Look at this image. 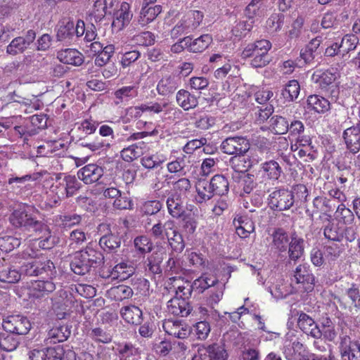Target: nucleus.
<instances>
[{
	"label": "nucleus",
	"instance_id": "0eeeda50",
	"mask_svg": "<svg viewBox=\"0 0 360 360\" xmlns=\"http://www.w3.org/2000/svg\"><path fill=\"white\" fill-rule=\"evenodd\" d=\"M4 329L8 333L16 335H25L31 328L30 321L22 315H12L3 321Z\"/></svg>",
	"mask_w": 360,
	"mask_h": 360
},
{
	"label": "nucleus",
	"instance_id": "0e129e2a",
	"mask_svg": "<svg viewBox=\"0 0 360 360\" xmlns=\"http://www.w3.org/2000/svg\"><path fill=\"white\" fill-rule=\"evenodd\" d=\"M82 217L80 215L66 214L58 216L55 220L57 225L63 227H72L75 225L79 224L81 221Z\"/></svg>",
	"mask_w": 360,
	"mask_h": 360
},
{
	"label": "nucleus",
	"instance_id": "9d476101",
	"mask_svg": "<svg viewBox=\"0 0 360 360\" xmlns=\"http://www.w3.org/2000/svg\"><path fill=\"white\" fill-rule=\"evenodd\" d=\"M343 139L347 148L353 153L360 150V107L358 110V122L356 125L346 129L343 132Z\"/></svg>",
	"mask_w": 360,
	"mask_h": 360
},
{
	"label": "nucleus",
	"instance_id": "412c9836",
	"mask_svg": "<svg viewBox=\"0 0 360 360\" xmlns=\"http://www.w3.org/2000/svg\"><path fill=\"white\" fill-rule=\"evenodd\" d=\"M63 349L60 346L46 349H34L30 352V360H62Z\"/></svg>",
	"mask_w": 360,
	"mask_h": 360
},
{
	"label": "nucleus",
	"instance_id": "58836bf2",
	"mask_svg": "<svg viewBox=\"0 0 360 360\" xmlns=\"http://www.w3.org/2000/svg\"><path fill=\"white\" fill-rule=\"evenodd\" d=\"M133 294V290L129 286L125 285L113 286L107 291L108 297L115 301H122L125 299H129Z\"/></svg>",
	"mask_w": 360,
	"mask_h": 360
},
{
	"label": "nucleus",
	"instance_id": "e2e57ef3",
	"mask_svg": "<svg viewBox=\"0 0 360 360\" xmlns=\"http://www.w3.org/2000/svg\"><path fill=\"white\" fill-rule=\"evenodd\" d=\"M271 125L275 134H284L288 131L289 124L285 117L274 116L271 119Z\"/></svg>",
	"mask_w": 360,
	"mask_h": 360
},
{
	"label": "nucleus",
	"instance_id": "1a4fd4ad",
	"mask_svg": "<svg viewBox=\"0 0 360 360\" xmlns=\"http://www.w3.org/2000/svg\"><path fill=\"white\" fill-rule=\"evenodd\" d=\"M10 221L15 227H25L33 231L37 229V224L42 223L29 214L25 207L15 210L10 217Z\"/></svg>",
	"mask_w": 360,
	"mask_h": 360
},
{
	"label": "nucleus",
	"instance_id": "a211bd4d",
	"mask_svg": "<svg viewBox=\"0 0 360 360\" xmlns=\"http://www.w3.org/2000/svg\"><path fill=\"white\" fill-rule=\"evenodd\" d=\"M298 327L306 334L314 338H320L322 332L315 321L305 313L302 312L298 318Z\"/></svg>",
	"mask_w": 360,
	"mask_h": 360
},
{
	"label": "nucleus",
	"instance_id": "7c9ffc66",
	"mask_svg": "<svg viewBox=\"0 0 360 360\" xmlns=\"http://www.w3.org/2000/svg\"><path fill=\"white\" fill-rule=\"evenodd\" d=\"M139 83L135 82L130 86H124L115 91V96L117 101L116 104H120L124 101H128L138 96Z\"/></svg>",
	"mask_w": 360,
	"mask_h": 360
},
{
	"label": "nucleus",
	"instance_id": "5fc2aeb1",
	"mask_svg": "<svg viewBox=\"0 0 360 360\" xmlns=\"http://www.w3.org/2000/svg\"><path fill=\"white\" fill-rule=\"evenodd\" d=\"M106 0H96L89 11L91 20L94 19L96 22H100L104 18L106 14Z\"/></svg>",
	"mask_w": 360,
	"mask_h": 360
},
{
	"label": "nucleus",
	"instance_id": "dca6fc26",
	"mask_svg": "<svg viewBox=\"0 0 360 360\" xmlns=\"http://www.w3.org/2000/svg\"><path fill=\"white\" fill-rule=\"evenodd\" d=\"M169 289L174 292L176 297L186 300L192 292V285L188 281H184L180 276H174L169 278L168 286Z\"/></svg>",
	"mask_w": 360,
	"mask_h": 360
},
{
	"label": "nucleus",
	"instance_id": "052dcab7",
	"mask_svg": "<svg viewBox=\"0 0 360 360\" xmlns=\"http://www.w3.org/2000/svg\"><path fill=\"white\" fill-rule=\"evenodd\" d=\"M359 42V39L356 35L352 34L345 35L340 44L342 56L350 51L355 50Z\"/></svg>",
	"mask_w": 360,
	"mask_h": 360
},
{
	"label": "nucleus",
	"instance_id": "79ce46f5",
	"mask_svg": "<svg viewBox=\"0 0 360 360\" xmlns=\"http://www.w3.org/2000/svg\"><path fill=\"white\" fill-rule=\"evenodd\" d=\"M70 334V332L67 330L65 326H58L51 328L47 335L46 338V344H56L58 342H63L67 340Z\"/></svg>",
	"mask_w": 360,
	"mask_h": 360
},
{
	"label": "nucleus",
	"instance_id": "2f4dec72",
	"mask_svg": "<svg viewBox=\"0 0 360 360\" xmlns=\"http://www.w3.org/2000/svg\"><path fill=\"white\" fill-rule=\"evenodd\" d=\"M133 246L135 252L140 257H144L153 249V243L151 239L146 235L138 236L134 238Z\"/></svg>",
	"mask_w": 360,
	"mask_h": 360
},
{
	"label": "nucleus",
	"instance_id": "a18cd8bd",
	"mask_svg": "<svg viewBox=\"0 0 360 360\" xmlns=\"http://www.w3.org/2000/svg\"><path fill=\"white\" fill-rule=\"evenodd\" d=\"M167 207L168 212L174 218L181 217L184 212L181 197L176 195H172L167 198Z\"/></svg>",
	"mask_w": 360,
	"mask_h": 360
},
{
	"label": "nucleus",
	"instance_id": "e433bc0d",
	"mask_svg": "<svg viewBox=\"0 0 360 360\" xmlns=\"http://www.w3.org/2000/svg\"><path fill=\"white\" fill-rule=\"evenodd\" d=\"M330 200L324 197H316L313 200V212L314 214H319L321 219L328 221L331 218L329 212L331 211V207L329 205Z\"/></svg>",
	"mask_w": 360,
	"mask_h": 360
},
{
	"label": "nucleus",
	"instance_id": "2eb2a0df",
	"mask_svg": "<svg viewBox=\"0 0 360 360\" xmlns=\"http://www.w3.org/2000/svg\"><path fill=\"white\" fill-rule=\"evenodd\" d=\"M237 235L246 238L255 231V224L248 215L236 214L233 221Z\"/></svg>",
	"mask_w": 360,
	"mask_h": 360
},
{
	"label": "nucleus",
	"instance_id": "4468645a",
	"mask_svg": "<svg viewBox=\"0 0 360 360\" xmlns=\"http://www.w3.org/2000/svg\"><path fill=\"white\" fill-rule=\"evenodd\" d=\"M56 289L55 284L50 281H32L28 286L30 297L41 298L53 292Z\"/></svg>",
	"mask_w": 360,
	"mask_h": 360
},
{
	"label": "nucleus",
	"instance_id": "774afa93",
	"mask_svg": "<svg viewBox=\"0 0 360 360\" xmlns=\"http://www.w3.org/2000/svg\"><path fill=\"white\" fill-rule=\"evenodd\" d=\"M323 234L327 239L335 242H340L343 237V233L340 231L338 226L333 223L325 227Z\"/></svg>",
	"mask_w": 360,
	"mask_h": 360
},
{
	"label": "nucleus",
	"instance_id": "ddd939ff",
	"mask_svg": "<svg viewBox=\"0 0 360 360\" xmlns=\"http://www.w3.org/2000/svg\"><path fill=\"white\" fill-rule=\"evenodd\" d=\"M162 328L165 333L178 338H185L190 334V328L178 320L167 319L164 321Z\"/></svg>",
	"mask_w": 360,
	"mask_h": 360
},
{
	"label": "nucleus",
	"instance_id": "c756f323",
	"mask_svg": "<svg viewBox=\"0 0 360 360\" xmlns=\"http://www.w3.org/2000/svg\"><path fill=\"white\" fill-rule=\"evenodd\" d=\"M197 195L195 201L198 203H203L210 200L214 195L209 181L205 179L199 180L195 185Z\"/></svg>",
	"mask_w": 360,
	"mask_h": 360
},
{
	"label": "nucleus",
	"instance_id": "8fccbe9b",
	"mask_svg": "<svg viewBox=\"0 0 360 360\" xmlns=\"http://www.w3.org/2000/svg\"><path fill=\"white\" fill-rule=\"evenodd\" d=\"M305 349L306 347L303 344L297 340H295L292 342L286 341L284 346L283 353L286 359L289 360H294L295 358H297V355L300 354V353Z\"/></svg>",
	"mask_w": 360,
	"mask_h": 360
},
{
	"label": "nucleus",
	"instance_id": "7ed1b4c3",
	"mask_svg": "<svg viewBox=\"0 0 360 360\" xmlns=\"http://www.w3.org/2000/svg\"><path fill=\"white\" fill-rule=\"evenodd\" d=\"M203 15L198 11H190L174 27L171 31L172 37L187 34L193 32L200 24Z\"/></svg>",
	"mask_w": 360,
	"mask_h": 360
},
{
	"label": "nucleus",
	"instance_id": "ea45409f",
	"mask_svg": "<svg viewBox=\"0 0 360 360\" xmlns=\"http://www.w3.org/2000/svg\"><path fill=\"white\" fill-rule=\"evenodd\" d=\"M174 224L172 220H167L164 224L158 221L152 226L150 234L155 239L165 240L169 231L174 229Z\"/></svg>",
	"mask_w": 360,
	"mask_h": 360
},
{
	"label": "nucleus",
	"instance_id": "49530a36",
	"mask_svg": "<svg viewBox=\"0 0 360 360\" xmlns=\"http://www.w3.org/2000/svg\"><path fill=\"white\" fill-rule=\"evenodd\" d=\"M165 239L167 240L172 249L176 252H182L185 248L183 237L175 225L174 229L169 231Z\"/></svg>",
	"mask_w": 360,
	"mask_h": 360
},
{
	"label": "nucleus",
	"instance_id": "b1692460",
	"mask_svg": "<svg viewBox=\"0 0 360 360\" xmlns=\"http://www.w3.org/2000/svg\"><path fill=\"white\" fill-rule=\"evenodd\" d=\"M179 85V78L174 75L162 77L158 83L156 89L161 96H168L173 94Z\"/></svg>",
	"mask_w": 360,
	"mask_h": 360
},
{
	"label": "nucleus",
	"instance_id": "cd10ccee",
	"mask_svg": "<svg viewBox=\"0 0 360 360\" xmlns=\"http://www.w3.org/2000/svg\"><path fill=\"white\" fill-rule=\"evenodd\" d=\"M290 243L288 235L282 229H276L272 233L271 248L276 252H285Z\"/></svg>",
	"mask_w": 360,
	"mask_h": 360
},
{
	"label": "nucleus",
	"instance_id": "c9c22d12",
	"mask_svg": "<svg viewBox=\"0 0 360 360\" xmlns=\"http://www.w3.org/2000/svg\"><path fill=\"white\" fill-rule=\"evenodd\" d=\"M162 12V7L160 5L148 6L143 4L139 19V22L144 26L153 21L157 16Z\"/></svg>",
	"mask_w": 360,
	"mask_h": 360
},
{
	"label": "nucleus",
	"instance_id": "aec40b11",
	"mask_svg": "<svg viewBox=\"0 0 360 360\" xmlns=\"http://www.w3.org/2000/svg\"><path fill=\"white\" fill-rule=\"evenodd\" d=\"M212 40V37L208 34H202L194 40L189 37L184 38L186 49L193 53H202L209 47Z\"/></svg>",
	"mask_w": 360,
	"mask_h": 360
},
{
	"label": "nucleus",
	"instance_id": "6ab92c4d",
	"mask_svg": "<svg viewBox=\"0 0 360 360\" xmlns=\"http://www.w3.org/2000/svg\"><path fill=\"white\" fill-rule=\"evenodd\" d=\"M266 11L267 5L264 0H252L246 6L245 14L249 20L255 22L264 17Z\"/></svg>",
	"mask_w": 360,
	"mask_h": 360
},
{
	"label": "nucleus",
	"instance_id": "72a5a7b5",
	"mask_svg": "<svg viewBox=\"0 0 360 360\" xmlns=\"http://www.w3.org/2000/svg\"><path fill=\"white\" fill-rule=\"evenodd\" d=\"M330 103L325 98L319 95H311L307 98V108L318 113H324L329 110Z\"/></svg>",
	"mask_w": 360,
	"mask_h": 360
},
{
	"label": "nucleus",
	"instance_id": "338daca9",
	"mask_svg": "<svg viewBox=\"0 0 360 360\" xmlns=\"http://www.w3.org/2000/svg\"><path fill=\"white\" fill-rule=\"evenodd\" d=\"M99 244L104 249L113 250L120 246V238L112 234L105 235L101 238Z\"/></svg>",
	"mask_w": 360,
	"mask_h": 360
},
{
	"label": "nucleus",
	"instance_id": "4be33fe9",
	"mask_svg": "<svg viewBox=\"0 0 360 360\" xmlns=\"http://www.w3.org/2000/svg\"><path fill=\"white\" fill-rule=\"evenodd\" d=\"M168 312L174 316H187L191 311V307L186 300L175 297L167 302Z\"/></svg>",
	"mask_w": 360,
	"mask_h": 360
},
{
	"label": "nucleus",
	"instance_id": "de8ad7c7",
	"mask_svg": "<svg viewBox=\"0 0 360 360\" xmlns=\"http://www.w3.org/2000/svg\"><path fill=\"white\" fill-rule=\"evenodd\" d=\"M21 273L11 266H0V281L4 283H15L20 281Z\"/></svg>",
	"mask_w": 360,
	"mask_h": 360
},
{
	"label": "nucleus",
	"instance_id": "5701e85b",
	"mask_svg": "<svg viewBox=\"0 0 360 360\" xmlns=\"http://www.w3.org/2000/svg\"><path fill=\"white\" fill-rule=\"evenodd\" d=\"M271 47L269 41L262 39L246 46L242 52V57L244 58L259 56L262 53H268Z\"/></svg>",
	"mask_w": 360,
	"mask_h": 360
},
{
	"label": "nucleus",
	"instance_id": "6e6d98bb",
	"mask_svg": "<svg viewBox=\"0 0 360 360\" xmlns=\"http://www.w3.org/2000/svg\"><path fill=\"white\" fill-rule=\"evenodd\" d=\"M300 91V86L297 80H290L282 90L281 94L287 101H292L296 99Z\"/></svg>",
	"mask_w": 360,
	"mask_h": 360
},
{
	"label": "nucleus",
	"instance_id": "bf43d9fd",
	"mask_svg": "<svg viewBox=\"0 0 360 360\" xmlns=\"http://www.w3.org/2000/svg\"><path fill=\"white\" fill-rule=\"evenodd\" d=\"M134 268L133 266L126 262H120L117 264L112 269V274L120 280H125L133 275Z\"/></svg>",
	"mask_w": 360,
	"mask_h": 360
},
{
	"label": "nucleus",
	"instance_id": "09e8293b",
	"mask_svg": "<svg viewBox=\"0 0 360 360\" xmlns=\"http://www.w3.org/2000/svg\"><path fill=\"white\" fill-rule=\"evenodd\" d=\"M212 190L216 195H223L229 191V181L224 175L217 174L214 176L209 181Z\"/></svg>",
	"mask_w": 360,
	"mask_h": 360
},
{
	"label": "nucleus",
	"instance_id": "a19ab883",
	"mask_svg": "<svg viewBox=\"0 0 360 360\" xmlns=\"http://www.w3.org/2000/svg\"><path fill=\"white\" fill-rule=\"evenodd\" d=\"M322 42V38L321 37H315L312 39L309 44L301 50L300 57L304 60L305 63H308L311 62L316 55V52Z\"/></svg>",
	"mask_w": 360,
	"mask_h": 360
},
{
	"label": "nucleus",
	"instance_id": "13d9d810",
	"mask_svg": "<svg viewBox=\"0 0 360 360\" xmlns=\"http://www.w3.org/2000/svg\"><path fill=\"white\" fill-rule=\"evenodd\" d=\"M346 295L350 300V311L358 312L360 310V290L355 284L347 289Z\"/></svg>",
	"mask_w": 360,
	"mask_h": 360
},
{
	"label": "nucleus",
	"instance_id": "393cba45",
	"mask_svg": "<svg viewBox=\"0 0 360 360\" xmlns=\"http://www.w3.org/2000/svg\"><path fill=\"white\" fill-rule=\"evenodd\" d=\"M294 279L297 283L307 285L306 290H311L314 288V276L309 272L307 267L300 264L294 271Z\"/></svg>",
	"mask_w": 360,
	"mask_h": 360
},
{
	"label": "nucleus",
	"instance_id": "69168bd1",
	"mask_svg": "<svg viewBox=\"0 0 360 360\" xmlns=\"http://www.w3.org/2000/svg\"><path fill=\"white\" fill-rule=\"evenodd\" d=\"M27 49L28 47L22 41V37H18L13 39L7 46L6 52L8 54L15 56L23 53Z\"/></svg>",
	"mask_w": 360,
	"mask_h": 360
},
{
	"label": "nucleus",
	"instance_id": "9b49d317",
	"mask_svg": "<svg viewBox=\"0 0 360 360\" xmlns=\"http://www.w3.org/2000/svg\"><path fill=\"white\" fill-rule=\"evenodd\" d=\"M340 350L343 360H360V342L351 341L349 337L342 339Z\"/></svg>",
	"mask_w": 360,
	"mask_h": 360
},
{
	"label": "nucleus",
	"instance_id": "f3484780",
	"mask_svg": "<svg viewBox=\"0 0 360 360\" xmlns=\"http://www.w3.org/2000/svg\"><path fill=\"white\" fill-rule=\"evenodd\" d=\"M37 229L34 231L35 233V240L38 242V245L44 250L51 249L54 243L51 232L49 227L44 224H37Z\"/></svg>",
	"mask_w": 360,
	"mask_h": 360
},
{
	"label": "nucleus",
	"instance_id": "864d4df0",
	"mask_svg": "<svg viewBox=\"0 0 360 360\" xmlns=\"http://www.w3.org/2000/svg\"><path fill=\"white\" fill-rule=\"evenodd\" d=\"M220 282L214 276L207 274H203L193 282V286L202 292L210 287H215Z\"/></svg>",
	"mask_w": 360,
	"mask_h": 360
},
{
	"label": "nucleus",
	"instance_id": "f03ea898",
	"mask_svg": "<svg viewBox=\"0 0 360 360\" xmlns=\"http://www.w3.org/2000/svg\"><path fill=\"white\" fill-rule=\"evenodd\" d=\"M103 259L102 253L91 245L75 252L70 263L72 271L78 275H84L91 267L100 264Z\"/></svg>",
	"mask_w": 360,
	"mask_h": 360
},
{
	"label": "nucleus",
	"instance_id": "20e7f679",
	"mask_svg": "<svg viewBox=\"0 0 360 360\" xmlns=\"http://www.w3.org/2000/svg\"><path fill=\"white\" fill-rule=\"evenodd\" d=\"M21 272L29 276L45 274L49 278H51L56 273L53 263L44 258H37L25 263L21 266Z\"/></svg>",
	"mask_w": 360,
	"mask_h": 360
},
{
	"label": "nucleus",
	"instance_id": "f704fd0d",
	"mask_svg": "<svg viewBox=\"0 0 360 360\" xmlns=\"http://www.w3.org/2000/svg\"><path fill=\"white\" fill-rule=\"evenodd\" d=\"M122 319L131 324H139L142 319V311L135 305H129L120 309Z\"/></svg>",
	"mask_w": 360,
	"mask_h": 360
},
{
	"label": "nucleus",
	"instance_id": "f8f14e48",
	"mask_svg": "<svg viewBox=\"0 0 360 360\" xmlns=\"http://www.w3.org/2000/svg\"><path fill=\"white\" fill-rule=\"evenodd\" d=\"M103 175V168L96 164H89L77 172L78 178L86 184L96 182Z\"/></svg>",
	"mask_w": 360,
	"mask_h": 360
},
{
	"label": "nucleus",
	"instance_id": "c85d7f7f",
	"mask_svg": "<svg viewBox=\"0 0 360 360\" xmlns=\"http://www.w3.org/2000/svg\"><path fill=\"white\" fill-rule=\"evenodd\" d=\"M56 37L58 41L66 43L73 41V21L67 18L60 20L58 25Z\"/></svg>",
	"mask_w": 360,
	"mask_h": 360
},
{
	"label": "nucleus",
	"instance_id": "423d86ee",
	"mask_svg": "<svg viewBox=\"0 0 360 360\" xmlns=\"http://www.w3.org/2000/svg\"><path fill=\"white\" fill-rule=\"evenodd\" d=\"M294 195L287 189L274 191L269 196V204L275 210H289L294 204Z\"/></svg>",
	"mask_w": 360,
	"mask_h": 360
},
{
	"label": "nucleus",
	"instance_id": "4d7b16f0",
	"mask_svg": "<svg viewBox=\"0 0 360 360\" xmlns=\"http://www.w3.org/2000/svg\"><path fill=\"white\" fill-rule=\"evenodd\" d=\"M262 169L268 178L271 180L278 179L282 173V169L279 164L274 160H270L262 164Z\"/></svg>",
	"mask_w": 360,
	"mask_h": 360
},
{
	"label": "nucleus",
	"instance_id": "473e14b6",
	"mask_svg": "<svg viewBox=\"0 0 360 360\" xmlns=\"http://www.w3.org/2000/svg\"><path fill=\"white\" fill-rule=\"evenodd\" d=\"M178 105L184 110L195 108L198 104V98L185 89H180L176 96Z\"/></svg>",
	"mask_w": 360,
	"mask_h": 360
},
{
	"label": "nucleus",
	"instance_id": "603ef678",
	"mask_svg": "<svg viewBox=\"0 0 360 360\" xmlns=\"http://www.w3.org/2000/svg\"><path fill=\"white\" fill-rule=\"evenodd\" d=\"M188 158V157L183 155L168 162L167 165V171L171 174H177L179 176L184 175L186 174V162Z\"/></svg>",
	"mask_w": 360,
	"mask_h": 360
},
{
	"label": "nucleus",
	"instance_id": "a878e982",
	"mask_svg": "<svg viewBox=\"0 0 360 360\" xmlns=\"http://www.w3.org/2000/svg\"><path fill=\"white\" fill-rule=\"evenodd\" d=\"M58 60L66 64L79 66L84 62L83 55L75 49H66L58 53Z\"/></svg>",
	"mask_w": 360,
	"mask_h": 360
},
{
	"label": "nucleus",
	"instance_id": "6e6552de",
	"mask_svg": "<svg viewBox=\"0 0 360 360\" xmlns=\"http://www.w3.org/2000/svg\"><path fill=\"white\" fill-rule=\"evenodd\" d=\"M133 13L129 3L123 1L114 11L112 27L116 32H120L128 26L132 19Z\"/></svg>",
	"mask_w": 360,
	"mask_h": 360
},
{
	"label": "nucleus",
	"instance_id": "37998d69",
	"mask_svg": "<svg viewBox=\"0 0 360 360\" xmlns=\"http://www.w3.org/2000/svg\"><path fill=\"white\" fill-rule=\"evenodd\" d=\"M345 246L342 243L333 242L324 246L325 259L328 263L334 262L344 252Z\"/></svg>",
	"mask_w": 360,
	"mask_h": 360
},
{
	"label": "nucleus",
	"instance_id": "bb28decb",
	"mask_svg": "<svg viewBox=\"0 0 360 360\" xmlns=\"http://www.w3.org/2000/svg\"><path fill=\"white\" fill-rule=\"evenodd\" d=\"M338 74L334 69L328 70L326 71L317 70L313 76V80L319 84V86L324 89L332 84L338 78Z\"/></svg>",
	"mask_w": 360,
	"mask_h": 360
},
{
	"label": "nucleus",
	"instance_id": "680f3d73",
	"mask_svg": "<svg viewBox=\"0 0 360 360\" xmlns=\"http://www.w3.org/2000/svg\"><path fill=\"white\" fill-rule=\"evenodd\" d=\"M335 218L345 224H351L354 220V215L350 209L347 208L344 203H341L335 211Z\"/></svg>",
	"mask_w": 360,
	"mask_h": 360
},
{
	"label": "nucleus",
	"instance_id": "c03bdc74",
	"mask_svg": "<svg viewBox=\"0 0 360 360\" xmlns=\"http://www.w3.org/2000/svg\"><path fill=\"white\" fill-rule=\"evenodd\" d=\"M74 303V299L70 295L62 302H57L53 304V309L58 319L62 320L70 314V308Z\"/></svg>",
	"mask_w": 360,
	"mask_h": 360
},
{
	"label": "nucleus",
	"instance_id": "4c0bfd02",
	"mask_svg": "<svg viewBox=\"0 0 360 360\" xmlns=\"http://www.w3.org/2000/svg\"><path fill=\"white\" fill-rule=\"evenodd\" d=\"M288 257L290 260L297 261L304 254V240L297 236L292 237L288 245Z\"/></svg>",
	"mask_w": 360,
	"mask_h": 360
},
{
	"label": "nucleus",
	"instance_id": "39448f33",
	"mask_svg": "<svg viewBox=\"0 0 360 360\" xmlns=\"http://www.w3.org/2000/svg\"><path fill=\"white\" fill-rule=\"evenodd\" d=\"M228 353L223 345L217 343L202 345L192 360H227Z\"/></svg>",
	"mask_w": 360,
	"mask_h": 360
},
{
	"label": "nucleus",
	"instance_id": "3c124183",
	"mask_svg": "<svg viewBox=\"0 0 360 360\" xmlns=\"http://www.w3.org/2000/svg\"><path fill=\"white\" fill-rule=\"evenodd\" d=\"M19 344L18 338L13 333H0V348L4 351L11 352L15 350Z\"/></svg>",
	"mask_w": 360,
	"mask_h": 360
},
{
	"label": "nucleus",
	"instance_id": "f257e3e1",
	"mask_svg": "<svg viewBox=\"0 0 360 360\" xmlns=\"http://www.w3.org/2000/svg\"><path fill=\"white\" fill-rule=\"evenodd\" d=\"M220 148L224 153L235 155L230 159V165L235 171L240 173L247 171L248 167L245 165H240L245 162L241 156L250 149V143L247 139L242 136L228 137L222 141Z\"/></svg>",
	"mask_w": 360,
	"mask_h": 360
}]
</instances>
